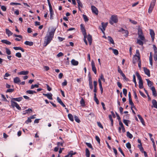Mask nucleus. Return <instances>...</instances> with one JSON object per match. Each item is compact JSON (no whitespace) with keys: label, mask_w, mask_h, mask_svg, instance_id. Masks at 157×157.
<instances>
[{"label":"nucleus","mask_w":157,"mask_h":157,"mask_svg":"<svg viewBox=\"0 0 157 157\" xmlns=\"http://www.w3.org/2000/svg\"><path fill=\"white\" fill-rule=\"evenodd\" d=\"M15 56L18 58H21V54L20 52H17L16 53Z\"/></svg>","instance_id":"nucleus-51"},{"label":"nucleus","mask_w":157,"mask_h":157,"mask_svg":"<svg viewBox=\"0 0 157 157\" xmlns=\"http://www.w3.org/2000/svg\"><path fill=\"white\" fill-rule=\"evenodd\" d=\"M68 117L69 119L71 121H74L73 116L71 114L69 113V114H68Z\"/></svg>","instance_id":"nucleus-27"},{"label":"nucleus","mask_w":157,"mask_h":157,"mask_svg":"<svg viewBox=\"0 0 157 157\" xmlns=\"http://www.w3.org/2000/svg\"><path fill=\"white\" fill-rule=\"evenodd\" d=\"M152 104L154 107L157 109V102L155 99L152 100Z\"/></svg>","instance_id":"nucleus-21"},{"label":"nucleus","mask_w":157,"mask_h":157,"mask_svg":"<svg viewBox=\"0 0 157 157\" xmlns=\"http://www.w3.org/2000/svg\"><path fill=\"white\" fill-rule=\"evenodd\" d=\"M108 24V23L107 22L105 23H104L103 22L101 23L102 28H101V29L103 33H104V31L105 30V28L107 25Z\"/></svg>","instance_id":"nucleus-6"},{"label":"nucleus","mask_w":157,"mask_h":157,"mask_svg":"<svg viewBox=\"0 0 157 157\" xmlns=\"http://www.w3.org/2000/svg\"><path fill=\"white\" fill-rule=\"evenodd\" d=\"M5 50L6 53L8 55H10L11 54V52L9 49L7 48H6Z\"/></svg>","instance_id":"nucleus-37"},{"label":"nucleus","mask_w":157,"mask_h":157,"mask_svg":"<svg viewBox=\"0 0 157 157\" xmlns=\"http://www.w3.org/2000/svg\"><path fill=\"white\" fill-rule=\"evenodd\" d=\"M136 53L137 55H134V57H135V56H136L138 58V56H140V55L139 52L138 50H136Z\"/></svg>","instance_id":"nucleus-48"},{"label":"nucleus","mask_w":157,"mask_h":157,"mask_svg":"<svg viewBox=\"0 0 157 157\" xmlns=\"http://www.w3.org/2000/svg\"><path fill=\"white\" fill-rule=\"evenodd\" d=\"M48 5L49 6V10H53L52 8V6L51 4L50 1H48Z\"/></svg>","instance_id":"nucleus-56"},{"label":"nucleus","mask_w":157,"mask_h":157,"mask_svg":"<svg viewBox=\"0 0 157 157\" xmlns=\"http://www.w3.org/2000/svg\"><path fill=\"white\" fill-rule=\"evenodd\" d=\"M99 78H100L101 80H102L103 82H105V78L104 77V76L102 74H101L100 75Z\"/></svg>","instance_id":"nucleus-50"},{"label":"nucleus","mask_w":157,"mask_h":157,"mask_svg":"<svg viewBox=\"0 0 157 157\" xmlns=\"http://www.w3.org/2000/svg\"><path fill=\"white\" fill-rule=\"evenodd\" d=\"M153 8L149 6L148 10V13H151Z\"/></svg>","instance_id":"nucleus-63"},{"label":"nucleus","mask_w":157,"mask_h":157,"mask_svg":"<svg viewBox=\"0 0 157 157\" xmlns=\"http://www.w3.org/2000/svg\"><path fill=\"white\" fill-rule=\"evenodd\" d=\"M91 66L92 71L94 72L95 74H97V70L95 66V64L94 62L92 60L91 61Z\"/></svg>","instance_id":"nucleus-5"},{"label":"nucleus","mask_w":157,"mask_h":157,"mask_svg":"<svg viewBox=\"0 0 157 157\" xmlns=\"http://www.w3.org/2000/svg\"><path fill=\"white\" fill-rule=\"evenodd\" d=\"M118 73H120V74L121 75H122L123 73L122 71L121 70V69H120V67L119 66H118Z\"/></svg>","instance_id":"nucleus-43"},{"label":"nucleus","mask_w":157,"mask_h":157,"mask_svg":"<svg viewBox=\"0 0 157 157\" xmlns=\"http://www.w3.org/2000/svg\"><path fill=\"white\" fill-rule=\"evenodd\" d=\"M21 80L20 78L18 77H16L13 79V82L15 83H18L20 82Z\"/></svg>","instance_id":"nucleus-17"},{"label":"nucleus","mask_w":157,"mask_h":157,"mask_svg":"<svg viewBox=\"0 0 157 157\" xmlns=\"http://www.w3.org/2000/svg\"><path fill=\"white\" fill-rule=\"evenodd\" d=\"M140 95L144 98H146V96L140 90L139 91Z\"/></svg>","instance_id":"nucleus-44"},{"label":"nucleus","mask_w":157,"mask_h":157,"mask_svg":"<svg viewBox=\"0 0 157 157\" xmlns=\"http://www.w3.org/2000/svg\"><path fill=\"white\" fill-rule=\"evenodd\" d=\"M133 81L135 84V86L136 87V77L134 75H133Z\"/></svg>","instance_id":"nucleus-39"},{"label":"nucleus","mask_w":157,"mask_h":157,"mask_svg":"<svg viewBox=\"0 0 157 157\" xmlns=\"http://www.w3.org/2000/svg\"><path fill=\"white\" fill-rule=\"evenodd\" d=\"M97 124L101 128H103V127L102 125L101 124L100 122H97Z\"/></svg>","instance_id":"nucleus-61"},{"label":"nucleus","mask_w":157,"mask_h":157,"mask_svg":"<svg viewBox=\"0 0 157 157\" xmlns=\"http://www.w3.org/2000/svg\"><path fill=\"white\" fill-rule=\"evenodd\" d=\"M32 121L30 118L29 117L28 118L27 120L25 121V123L26 124H28L29 123L31 122Z\"/></svg>","instance_id":"nucleus-41"},{"label":"nucleus","mask_w":157,"mask_h":157,"mask_svg":"<svg viewBox=\"0 0 157 157\" xmlns=\"http://www.w3.org/2000/svg\"><path fill=\"white\" fill-rule=\"evenodd\" d=\"M86 157H90V152L89 149L87 148L86 149Z\"/></svg>","instance_id":"nucleus-26"},{"label":"nucleus","mask_w":157,"mask_h":157,"mask_svg":"<svg viewBox=\"0 0 157 157\" xmlns=\"http://www.w3.org/2000/svg\"><path fill=\"white\" fill-rule=\"evenodd\" d=\"M6 33L8 36L13 34V33L8 29H6Z\"/></svg>","instance_id":"nucleus-19"},{"label":"nucleus","mask_w":157,"mask_h":157,"mask_svg":"<svg viewBox=\"0 0 157 157\" xmlns=\"http://www.w3.org/2000/svg\"><path fill=\"white\" fill-rule=\"evenodd\" d=\"M39 85L37 84L32 85L31 87V89H33L34 88H38L39 87Z\"/></svg>","instance_id":"nucleus-46"},{"label":"nucleus","mask_w":157,"mask_h":157,"mask_svg":"<svg viewBox=\"0 0 157 157\" xmlns=\"http://www.w3.org/2000/svg\"><path fill=\"white\" fill-rule=\"evenodd\" d=\"M23 99L22 97H19L17 98H13L11 100H13V101H15L18 102H20Z\"/></svg>","instance_id":"nucleus-12"},{"label":"nucleus","mask_w":157,"mask_h":157,"mask_svg":"<svg viewBox=\"0 0 157 157\" xmlns=\"http://www.w3.org/2000/svg\"><path fill=\"white\" fill-rule=\"evenodd\" d=\"M154 59L155 61L157 60V52H154Z\"/></svg>","instance_id":"nucleus-49"},{"label":"nucleus","mask_w":157,"mask_h":157,"mask_svg":"<svg viewBox=\"0 0 157 157\" xmlns=\"http://www.w3.org/2000/svg\"><path fill=\"white\" fill-rule=\"evenodd\" d=\"M95 139L98 142V143L100 144V139L99 137L98 136H95Z\"/></svg>","instance_id":"nucleus-58"},{"label":"nucleus","mask_w":157,"mask_h":157,"mask_svg":"<svg viewBox=\"0 0 157 157\" xmlns=\"http://www.w3.org/2000/svg\"><path fill=\"white\" fill-rule=\"evenodd\" d=\"M11 105L13 108H14L17 105V103L13 100H11Z\"/></svg>","instance_id":"nucleus-24"},{"label":"nucleus","mask_w":157,"mask_h":157,"mask_svg":"<svg viewBox=\"0 0 157 157\" xmlns=\"http://www.w3.org/2000/svg\"><path fill=\"white\" fill-rule=\"evenodd\" d=\"M76 152H74L73 151H70L68 154L65 156V157H72V155L76 154Z\"/></svg>","instance_id":"nucleus-8"},{"label":"nucleus","mask_w":157,"mask_h":157,"mask_svg":"<svg viewBox=\"0 0 157 157\" xmlns=\"http://www.w3.org/2000/svg\"><path fill=\"white\" fill-rule=\"evenodd\" d=\"M14 91V89H9L7 90L6 91V92L11 93Z\"/></svg>","instance_id":"nucleus-64"},{"label":"nucleus","mask_w":157,"mask_h":157,"mask_svg":"<svg viewBox=\"0 0 157 157\" xmlns=\"http://www.w3.org/2000/svg\"><path fill=\"white\" fill-rule=\"evenodd\" d=\"M91 10L93 13H94L96 15H97L98 14V10L97 8L94 6H91Z\"/></svg>","instance_id":"nucleus-4"},{"label":"nucleus","mask_w":157,"mask_h":157,"mask_svg":"<svg viewBox=\"0 0 157 157\" xmlns=\"http://www.w3.org/2000/svg\"><path fill=\"white\" fill-rule=\"evenodd\" d=\"M137 116L139 119L140 120L141 122H142L144 120L143 118L140 115H138Z\"/></svg>","instance_id":"nucleus-60"},{"label":"nucleus","mask_w":157,"mask_h":157,"mask_svg":"<svg viewBox=\"0 0 157 157\" xmlns=\"http://www.w3.org/2000/svg\"><path fill=\"white\" fill-rule=\"evenodd\" d=\"M118 150H119V151L121 153L122 155L124 156H125V155H124V153L123 152L121 149V148L120 147H119L118 148Z\"/></svg>","instance_id":"nucleus-62"},{"label":"nucleus","mask_w":157,"mask_h":157,"mask_svg":"<svg viewBox=\"0 0 157 157\" xmlns=\"http://www.w3.org/2000/svg\"><path fill=\"white\" fill-rule=\"evenodd\" d=\"M113 52L114 54L115 55H117L118 54V51L116 49H112Z\"/></svg>","instance_id":"nucleus-40"},{"label":"nucleus","mask_w":157,"mask_h":157,"mask_svg":"<svg viewBox=\"0 0 157 157\" xmlns=\"http://www.w3.org/2000/svg\"><path fill=\"white\" fill-rule=\"evenodd\" d=\"M26 93L29 94H33L34 93H36V92L35 91L32 90H28L26 91Z\"/></svg>","instance_id":"nucleus-29"},{"label":"nucleus","mask_w":157,"mask_h":157,"mask_svg":"<svg viewBox=\"0 0 157 157\" xmlns=\"http://www.w3.org/2000/svg\"><path fill=\"white\" fill-rule=\"evenodd\" d=\"M107 40L109 41L111 44H114L115 43L113 38L110 36H108L107 37Z\"/></svg>","instance_id":"nucleus-20"},{"label":"nucleus","mask_w":157,"mask_h":157,"mask_svg":"<svg viewBox=\"0 0 157 157\" xmlns=\"http://www.w3.org/2000/svg\"><path fill=\"white\" fill-rule=\"evenodd\" d=\"M127 136L130 139H132L133 137L132 135L128 131L127 132Z\"/></svg>","instance_id":"nucleus-33"},{"label":"nucleus","mask_w":157,"mask_h":157,"mask_svg":"<svg viewBox=\"0 0 157 157\" xmlns=\"http://www.w3.org/2000/svg\"><path fill=\"white\" fill-rule=\"evenodd\" d=\"M80 29L83 35H87L86 29H85L83 25L81 24L80 25Z\"/></svg>","instance_id":"nucleus-7"},{"label":"nucleus","mask_w":157,"mask_h":157,"mask_svg":"<svg viewBox=\"0 0 157 157\" xmlns=\"http://www.w3.org/2000/svg\"><path fill=\"white\" fill-rule=\"evenodd\" d=\"M48 5L49 6V10H53L52 8V6L51 4L50 1H48Z\"/></svg>","instance_id":"nucleus-55"},{"label":"nucleus","mask_w":157,"mask_h":157,"mask_svg":"<svg viewBox=\"0 0 157 157\" xmlns=\"http://www.w3.org/2000/svg\"><path fill=\"white\" fill-rule=\"evenodd\" d=\"M80 103L81 106H84L85 105V101L84 100L83 98H82L81 100L80 101Z\"/></svg>","instance_id":"nucleus-30"},{"label":"nucleus","mask_w":157,"mask_h":157,"mask_svg":"<svg viewBox=\"0 0 157 157\" xmlns=\"http://www.w3.org/2000/svg\"><path fill=\"white\" fill-rule=\"evenodd\" d=\"M122 33L123 34H125L124 36L126 37H127L128 36V32L127 30H124Z\"/></svg>","instance_id":"nucleus-42"},{"label":"nucleus","mask_w":157,"mask_h":157,"mask_svg":"<svg viewBox=\"0 0 157 157\" xmlns=\"http://www.w3.org/2000/svg\"><path fill=\"white\" fill-rule=\"evenodd\" d=\"M49 11L50 13V19L52 20L53 19V15H54V12L53 10H50Z\"/></svg>","instance_id":"nucleus-25"},{"label":"nucleus","mask_w":157,"mask_h":157,"mask_svg":"<svg viewBox=\"0 0 157 157\" xmlns=\"http://www.w3.org/2000/svg\"><path fill=\"white\" fill-rule=\"evenodd\" d=\"M74 119L75 121L77 123H79L80 122V121L78 117L76 116H74Z\"/></svg>","instance_id":"nucleus-38"},{"label":"nucleus","mask_w":157,"mask_h":157,"mask_svg":"<svg viewBox=\"0 0 157 157\" xmlns=\"http://www.w3.org/2000/svg\"><path fill=\"white\" fill-rule=\"evenodd\" d=\"M87 40L89 42V44L91 45L92 44V36L90 34H88L87 36Z\"/></svg>","instance_id":"nucleus-13"},{"label":"nucleus","mask_w":157,"mask_h":157,"mask_svg":"<svg viewBox=\"0 0 157 157\" xmlns=\"http://www.w3.org/2000/svg\"><path fill=\"white\" fill-rule=\"evenodd\" d=\"M146 80L147 81L148 86L151 87L153 83L148 79H146Z\"/></svg>","instance_id":"nucleus-35"},{"label":"nucleus","mask_w":157,"mask_h":157,"mask_svg":"<svg viewBox=\"0 0 157 157\" xmlns=\"http://www.w3.org/2000/svg\"><path fill=\"white\" fill-rule=\"evenodd\" d=\"M55 32V29L52 30L47 33L44 40V44L45 46H46L51 42Z\"/></svg>","instance_id":"nucleus-1"},{"label":"nucleus","mask_w":157,"mask_h":157,"mask_svg":"<svg viewBox=\"0 0 157 157\" xmlns=\"http://www.w3.org/2000/svg\"><path fill=\"white\" fill-rule=\"evenodd\" d=\"M138 61H139V63H138V67H139L140 69L141 67V60H140V56H138Z\"/></svg>","instance_id":"nucleus-32"},{"label":"nucleus","mask_w":157,"mask_h":157,"mask_svg":"<svg viewBox=\"0 0 157 157\" xmlns=\"http://www.w3.org/2000/svg\"><path fill=\"white\" fill-rule=\"evenodd\" d=\"M86 144L89 148H92V146L90 143L86 142Z\"/></svg>","instance_id":"nucleus-54"},{"label":"nucleus","mask_w":157,"mask_h":157,"mask_svg":"<svg viewBox=\"0 0 157 157\" xmlns=\"http://www.w3.org/2000/svg\"><path fill=\"white\" fill-rule=\"evenodd\" d=\"M156 2L155 0H152L150 4V7L154 8Z\"/></svg>","instance_id":"nucleus-23"},{"label":"nucleus","mask_w":157,"mask_h":157,"mask_svg":"<svg viewBox=\"0 0 157 157\" xmlns=\"http://www.w3.org/2000/svg\"><path fill=\"white\" fill-rule=\"evenodd\" d=\"M126 147L128 149H130L131 148V145L129 143H127L126 144Z\"/></svg>","instance_id":"nucleus-53"},{"label":"nucleus","mask_w":157,"mask_h":157,"mask_svg":"<svg viewBox=\"0 0 157 157\" xmlns=\"http://www.w3.org/2000/svg\"><path fill=\"white\" fill-rule=\"evenodd\" d=\"M123 92L125 96H126L127 94V90L126 89L124 88L123 90Z\"/></svg>","instance_id":"nucleus-47"},{"label":"nucleus","mask_w":157,"mask_h":157,"mask_svg":"<svg viewBox=\"0 0 157 157\" xmlns=\"http://www.w3.org/2000/svg\"><path fill=\"white\" fill-rule=\"evenodd\" d=\"M29 73V71H22L18 73V75H27Z\"/></svg>","instance_id":"nucleus-18"},{"label":"nucleus","mask_w":157,"mask_h":157,"mask_svg":"<svg viewBox=\"0 0 157 157\" xmlns=\"http://www.w3.org/2000/svg\"><path fill=\"white\" fill-rule=\"evenodd\" d=\"M138 147L139 148L140 151L142 152L144 151V148L142 146V144H138Z\"/></svg>","instance_id":"nucleus-36"},{"label":"nucleus","mask_w":157,"mask_h":157,"mask_svg":"<svg viewBox=\"0 0 157 157\" xmlns=\"http://www.w3.org/2000/svg\"><path fill=\"white\" fill-rule=\"evenodd\" d=\"M48 5L49 6V10H53L52 8V6L51 4L50 1H48Z\"/></svg>","instance_id":"nucleus-57"},{"label":"nucleus","mask_w":157,"mask_h":157,"mask_svg":"<svg viewBox=\"0 0 157 157\" xmlns=\"http://www.w3.org/2000/svg\"><path fill=\"white\" fill-rule=\"evenodd\" d=\"M128 121H129L125 119H124L123 121V123L125 124L126 126H128Z\"/></svg>","instance_id":"nucleus-45"},{"label":"nucleus","mask_w":157,"mask_h":157,"mask_svg":"<svg viewBox=\"0 0 157 157\" xmlns=\"http://www.w3.org/2000/svg\"><path fill=\"white\" fill-rule=\"evenodd\" d=\"M138 37L140 39H137V43L140 45H143V41H145V39L143 35V33L141 30H138Z\"/></svg>","instance_id":"nucleus-2"},{"label":"nucleus","mask_w":157,"mask_h":157,"mask_svg":"<svg viewBox=\"0 0 157 157\" xmlns=\"http://www.w3.org/2000/svg\"><path fill=\"white\" fill-rule=\"evenodd\" d=\"M43 95L47 97V98L50 100H52V94L51 93H49L48 94H43Z\"/></svg>","instance_id":"nucleus-9"},{"label":"nucleus","mask_w":157,"mask_h":157,"mask_svg":"<svg viewBox=\"0 0 157 157\" xmlns=\"http://www.w3.org/2000/svg\"><path fill=\"white\" fill-rule=\"evenodd\" d=\"M71 64L74 66H77L78 64V62L74 59H72L71 61Z\"/></svg>","instance_id":"nucleus-15"},{"label":"nucleus","mask_w":157,"mask_h":157,"mask_svg":"<svg viewBox=\"0 0 157 157\" xmlns=\"http://www.w3.org/2000/svg\"><path fill=\"white\" fill-rule=\"evenodd\" d=\"M118 19L117 15H113L111 16L109 21V23L111 25H113L114 23L118 22Z\"/></svg>","instance_id":"nucleus-3"},{"label":"nucleus","mask_w":157,"mask_h":157,"mask_svg":"<svg viewBox=\"0 0 157 157\" xmlns=\"http://www.w3.org/2000/svg\"><path fill=\"white\" fill-rule=\"evenodd\" d=\"M136 75L138 79L139 80V81H142L141 76L138 72H136Z\"/></svg>","instance_id":"nucleus-31"},{"label":"nucleus","mask_w":157,"mask_h":157,"mask_svg":"<svg viewBox=\"0 0 157 157\" xmlns=\"http://www.w3.org/2000/svg\"><path fill=\"white\" fill-rule=\"evenodd\" d=\"M150 34L153 41L154 40L155 38V33L154 31L152 29H150Z\"/></svg>","instance_id":"nucleus-14"},{"label":"nucleus","mask_w":157,"mask_h":157,"mask_svg":"<svg viewBox=\"0 0 157 157\" xmlns=\"http://www.w3.org/2000/svg\"><path fill=\"white\" fill-rule=\"evenodd\" d=\"M25 44L27 45H29L30 46H32L33 45V42L32 41H26L24 43Z\"/></svg>","instance_id":"nucleus-22"},{"label":"nucleus","mask_w":157,"mask_h":157,"mask_svg":"<svg viewBox=\"0 0 157 157\" xmlns=\"http://www.w3.org/2000/svg\"><path fill=\"white\" fill-rule=\"evenodd\" d=\"M82 17L84 19V20L85 22H87L88 20L89 19L87 17L85 14H83L82 15Z\"/></svg>","instance_id":"nucleus-34"},{"label":"nucleus","mask_w":157,"mask_h":157,"mask_svg":"<svg viewBox=\"0 0 157 157\" xmlns=\"http://www.w3.org/2000/svg\"><path fill=\"white\" fill-rule=\"evenodd\" d=\"M139 87L140 89H142L144 87L142 81L139 82Z\"/></svg>","instance_id":"nucleus-28"},{"label":"nucleus","mask_w":157,"mask_h":157,"mask_svg":"<svg viewBox=\"0 0 157 157\" xmlns=\"http://www.w3.org/2000/svg\"><path fill=\"white\" fill-rule=\"evenodd\" d=\"M0 6H1V9L3 11H5L6 10V8L5 6L1 5Z\"/></svg>","instance_id":"nucleus-52"},{"label":"nucleus","mask_w":157,"mask_h":157,"mask_svg":"<svg viewBox=\"0 0 157 157\" xmlns=\"http://www.w3.org/2000/svg\"><path fill=\"white\" fill-rule=\"evenodd\" d=\"M144 70L145 74L148 77H150V71L145 67H144Z\"/></svg>","instance_id":"nucleus-10"},{"label":"nucleus","mask_w":157,"mask_h":157,"mask_svg":"<svg viewBox=\"0 0 157 157\" xmlns=\"http://www.w3.org/2000/svg\"><path fill=\"white\" fill-rule=\"evenodd\" d=\"M1 42L4 44L8 45H10L11 44V42L7 40H1Z\"/></svg>","instance_id":"nucleus-16"},{"label":"nucleus","mask_w":157,"mask_h":157,"mask_svg":"<svg viewBox=\"0 0 157 157\" xmlns=\"http://www.w3.org/2000/svg\"><path fill=\"white\" fill-rule=\"evenodd\" d=\"M57 100L58 102L60 104L63 102L58 97L57 98Z\"/></svg>","instance_id":"nucleus-59"},{"label":"nucleus","mask_w":157,"mask_h":157,"mask_svg":"<svg viewBox=\"0 0 157 157\" xmlns=\"http://www.w3.org/2000/svg\"><path fill=\"white\" fill-rule=\"evenodd\" d=\"M151 90L152 92V94L154 97H156L157 95V93L155 90L154 87L153 86L151 88Z\"/></svg>","instance_id":"nucleus-11"}]
</instances>
